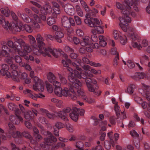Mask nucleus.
Segmentation results:
<instances>
[{
	"mask_svg": "<svg viewBox=\"0 0 150 150\" xmlns=\"http://www.w3.org/2000/svg\"><path fill=\"white\" fill-rule=\"evenodd\" d=\"M24 30L25 29V30L28 32L30 33L32 32V29L30 26L28 25L25 24L24 25Z\"/></svg>",
	"mask_w": 150,
	"mask_h": 150,
	"instance_id": "obj_50",
	"label": "nucleus"
},
{
	"mask_svg": "<svg viewBox=\"0 0 150 150\" xmlns=\"http://www.w3.org/2000/svg\"><path fill=\"white\" fill-rule=\"evenodd\" d=\"M39 120L40 122L43 124H45L47 125H48L49 123L47 119L45 117H41L39 118Z\"/></svg>",
	"mask_w": 150,
	"mask_h": 150,
	"instance_id": "obj_33",
	"label": "nucleus"
},
{
	"mask_svg": "<svg viewBox=\"0 0 150 150\" xmlns=\"http://www.w3.org/2000/svg\"><path fill=\"white\" fill-rule=\"evenodd\" d=\"M68 78L69 81L72 83L77 80L76 79V77L74 76V75L72 73L68 75Z\"/></svg>",
	"mask_w": 150,
	"mask_h": 150,
	"instance_id": "obj_32",
	"label": "nucleus"
},
{
	"mask_svg": "<svg viewBox=\"0 0 150 150\" xmlns=\"http://www.w3.org/2000/svg\"><path fill=\"white\" fill-rule=\"evenodd\" d=\"M8 45L10 47L13 48L15 52H18L19 49L18 48V45L16 41L13 42L11 40L8 41L7 42Z\"/></svg>",
	"mask_w": 150,
	"mask_h": 150,
	"instance_id": "obj_10",
	"label": "nucleus"
},
{
	"mask_svg": "<svg viewBox=\"0 0 150 150\" xmlns=\"http://www.w3.org/2000/svg\"><path fill=\"white\" fill-rule=\"evenodd\" d=\"M77 91L79 94V96L81 97L84 101L86 102L88 101V98L84 95V92L83 91H81V90L78 89L77 90Z\"/></svg>",
	"mask_w": 150,
	"mask_h": 150,
	"instance_id": "obj_26",
	"label": "nucleus"
},
{
	"mask_svg": "<svg viewBox=\"0 0 150 150\" xmlns=\"http://www.w3.org/2000/svg\"><path fill=\"white\" fill-rule=\"evenodd\" d=\"M17 24L14 22H12L10 24V25L8 26V28L9 29H11L13 30L15 28H16Z\"/></svg>",
	"mask_w": 150,
	"mask_h": 150,
	"instance_id": "obj_57",
	"label": "nucleus"
},
{
	"mask_svg": "<svg viewBox=\"0 0 150 150\" xmlns=\"http://www.w3.org/2000/svg\"><path fill=\"white\" fill-rule=\"evenodd\" d=\"M21 30H24V25L21 23H18L13 30L17 32H20Z\"/></svg>",
	"mask_w": 150,
	"mask_h": 150,
	"instance_id": "obj_25",
	"label": "nucleus"
},
{
	"mask_svg": "<svg viewBox=\"0 0 150 150\" xmlns=\"http://www.w3.org/2000/svg\"><path fill=\"white\" fill-rule=\"evenodd\" d=\"M74 111L78 114V116L79 114L81 116H83L85 112V111L84 109H78L76 107L74 108Z\"/></svg>",
	"mask_w": 150,
	"mask_h": 150,
	"instance_id": "obj_28",
	"label": "nucleus"
},
{
	"mask_svg": "<svg viewBox=\"0 0 150 150\" xmlns=\"http://www.w3.org/2000/svg\"><path fill=\"white\" fill-rule=\"evenodd\" d=\"M62 23L63 26L66 28L70 27V24L69 18L66 16H63L62 18Z\"/></svg>",
	"mask_w": 150,
	"mask_h": 150,
	"instance_id": "obj_11",
	"label": "nucleus"
},
{
	"mask_svg": "<svg viewBox=\"0 0 150 150\" xmlns=\"http://www.w3.org/2000/svg\"><path fill=\"white\" fill-rule=\"evenodd\" d=\"M73 40L74 44L76 45L80 43L81 41L80 40L76 37H74Z\"/></svg>",
	"mask_w": 150,
	"mask_h": 150,
	"instance_id": "obj_64",
	"label": "nucleus"
},
{
	"mask_svg": "<svg viewBox=\"0 0 150 150\" xmlns=\"http://www.w3.org/2000/svg\"><path fill=\"white\" fill-rule=\"evenodd\" d=\"M22 135L26 138L29 139V140H31L32 139V137L27 132L24 131L21 133Z\"/></svg>",
	"mask_w": 150,
	"mask_h": 150,
	"instance_id": "obj_37",
	"label": "nucleus"
},
{
	"mask_svg": "<svg viewBox=\"0 0 150 150\" xmlns=\"http://www.w3.org/2000/svg\"><path fill=\"white\" fill-rule=\"evenodd\" d=\"M89 37L88 36L83 38L82 40L81 41V45L83 47L89 45Z\"/></svg>",
	"mask_w": 150,
	"mask_h": 150,
	"instance_id": "obj_15",
	"label": "nucleus"
},
{
	"mask_svg": "<svg viewBox=\"0 0 150 150\" xmlns=\"http://www.w3.org/2000/svg\"><path fill=\"white\" fill-rule=\"evenodd\" d=\"M62 89L61 87H55L54 89V93L55 94L59 97L62 96Z\"/></svg>",
	"mask_w": 150,
	"mask_h": 150,
	"instance_id": "obj_30",
	"label": "nucleus"
},
{
	"mask_svg": "<svg viewBox=\"0 0 150 150\" xmlns=\"http://www.w3.org/2000/svg\"><path fill=\"white\" fill-rule=\"evenodd\" d=\"M32 112L31 111H28L24 113V117L27 120H29L32 118Z\"/></svg>",
	"mask_w": 150,
	"mask_h": 150,
	"instance_id": "obj_24",
	"label": "nucleus"
},
{
	"mask_svg": "<svg viewBox=\"0 0 150 150\" xmlns=\"http://www.w3.org/2000/svg\"><path fill=\"white\" fill-rule=\"evenodd\" d=\"M2 69L0 70L1 74L4 76L6 75L7 77L9 78L11 76L10 73L8 71L9 69L8 66L6 64H4L2 66Z\"/></svg>",
	"mask_w": 150,
	"mask_h": 150,
	"instance_id": "obj_7",
	"label": "nucleus"
},
{
	"mask_svg": "<svg viewBox=\"0 0 150 150\" xmlns=\"http://www.w3.org/2000/svg\"><path fill=\"white\" fill-rule=\"evenodd\" d=\"M55 40L58 42L61 43L62 40L61 38L63 37L64 36V34L61 31H57L55 32Z\"/></svg>",
	"mask_w": 150,
	"mask_h": 150,
	"instance_id": "obj_14",
	"label": "nucleus"
},
{
	"mask_svg": "<svg viewBox=\"0 0 150 150\" xmlns=\"http://www.w3.org/2000/svg\"><path fill=\"white\" fill-rule=\"evenodd\" d=\"M136 76H132L133 79H135L137 77L140 79H143L145 76V74L143 73L137 72Z\"/></svg>",
	"mask_w": 150,
	"mask_h": 150,
	"instance_id": "obj_34",
	"label": "nucleus"
},
{
	"mask_svg": "<svg viewBox=\"0 0 150 150\" xmlns=\"http://www.w3.org/2000/svg\"><path fill=\"white\" fill-rule=\"evenodd\" d=\"M134 2L133 0H125L123 3L124 7L128 9H131V6H132Z\"/></svg>",
	"mask_w": 150,
	"mask_h": 150,
	"instance_id": "obj_12",
	"label": "nucleus"
},
{
	"mask_svg": "<svg viewBox=\"0 0 150 150\" xmlns=\"http://www.w3.org/2000/svg\"><path fill=\"white\" fill-rule=\"evenodd\" d=\"M133 84H131L127 87V90H125V92L128 93L130 94H132L133 93L134 88L132 86Z\"/></svg>",
	"mask_w": 150,
	"mask_h": 150,
	"instance_id": "obj_38",
	"label": "nucleus"
},
{
	"mask_svg": "<svg viewBox=\"0 0 150 150\" xmlns=\"http://www.w3.org/2000/svg\"><path fill=\"white\" fill-rule=\"evenodd\" d=\"M69 90L71 92L70 93L69 96L71 97V98L73 100H75L77 98V96L75 93L74 89L71 87H69Z\"/></svg>",
	"mask_w": 150,
	"mask_h": 150,
	"instance_id": "obj_20",
	"label": "nucleus"
},
{
	"mask_svg": "<svg viewBox=\"0 0 150 150\" xmlns=\"http://www.w3.org/2000/svg\"><path fill=\"white\" fill-rule=\"evenodd\" d=\"M15 59L16 62L17 63H21L22 62V60L20 56L18 55H16L15 57Z\"/></svg>",
	"mask_w": 150,
	"mask_h": 150,
	"instance_id": "obj_56",
	"label": "nucleus"
},
{
	"mask_svg": "<svg viewBox=\"0 0 150 150\" xmlns=\"http://www.w3.org/2000/svg\"><path fill=\"white\" fill-rule=\"evenodd\" d=\"M133 142L136 148L137 149H139L140 147L139 140L138 139L134 138L133 139Z\"/></svg>",
	"mask_w": 150,
	"mask_h": 150,
	"instance_id": "obj_42",
	"label": "nucleus"
},
{
	"mask_svg": "<svg viewBox=\"0 0 150 150\" xmlns=\"http://www.w3.org/2000/svg\"><path fill=\"white\" fill-rule=\"evenodd\" d=\"M47 76L48 80L51 83H52L53 81V80L55 78L54 75L50 72H49Z\"/></svg>",
	"mask_w": 150,
	"mask_h": 150,
	"instance_id": "obj_36",
	"label": "nucleus"
},
{
	"mask_svg": "<svg viewBox=\"0 0 150 150\" xmlns=\"http://www.w3.org/2000/svg\"><path fill=\"white\" fill-rule=\"evenodd\" d=\"M13 59V58L12 57H9V56L5 58L4 60L7 63L9 64H11L12 63V59Z\"/></svg>",
	"mask_w": 150,
	"mask_h": 150,
	"instance_id": "obj_51",
	"label": "nucleus"
},
{
	"mask_svg": "<svg viewBox=\"0 0 150 150\" xmlns=\"http://www.w3.org/2000/svg\"><path fill=\"white\" fill-rule=\"evenodd\" d=\"M70 92L71 91L69 90V88L68 89L67 88L65 87L64 89L62 91V96H63L66 97L69 96Z\"/></svg>",
	"mask_w": 150,
	"mask_h": 150,
	"instance_id": "obj_29",
	"label": "nucleus"
},
{
	"mask_svg": "<svg viewBox=\"0 0 150 150\" xmlns=\"http://www.w3.org/2000/svg\"><path fill=\"white\" fill-rule=\"evenodd\" d=\"M16 41L17 42V44L20 45L21 47L23 46H24L25 44L23 40L21 38L17 39Z\"/></svg>",
	"mask_w": 150,
	"mask_h": 150,
	"instance_id": "obj_49",
	"label": "nucleus"
},
{
	"mask_svg": "<svg viewBox=\"0 0 150 150\" xmlns=\"http://www.w3.org/2000/svg\"><path fill=\"white\" fill-rule=\"evenodd\" d=\"M47 134L48 137L45 139V142H47L53 145L54 143L55 142L57 141V138L53 135L49 131L47 132Z\"/></svg>",
	"mask_w": 150,
	"mask_h": 150,
	"instance_id": "obj_9",
	"label": "nucleus"
},
{
	"mask_svg": "<svg viewBox=\"0 0 150 150\" xmlns=\"http://www.w3.org/2000/svg\"><path fill=\"white\" fill-rule=\"evenodd\" d=\"M104 145L105 148L108 150L110 149L111 147V143H110L108 141L104 142Z\"/></svg>",
	"mask_w": 150,
	"mask_h": 150,
	"instance_id": "obj_54",
	"label": "nucleus"
},
{
	"mask_svg": "<svg viewBox=\"0 0 150 150\" xmlns=\"http://www.w3.org/2000/svg\"><path fill=\"white\" fill-rule=\"evenodd\" d=\"M74 17L76 23L78 25H80L81 23V18L77 16H74Z\"/></svg>",
	"mask_w": 150,
	"mask_h": 150,
	"instance_id": "obj_55",
	"label": "nucleus"
},
{
	"mask_svg": "<svg viewBox=\"0 0 150 150\" xmlns=\"http://www.w3.org/2000/svg\"><path fill=\"white\" fill-rule=\"evenodd\" d=\"M8 106V108L10 110L13 111L16 109L17 107H18L17 105L13 103H9Z\"/></svg>",
	"mask_w": 150,
	"mask_h": 150,
	"instance_id": "obj_41",
	"label": "nucleus"
},
{
	"mask_svg": "<svg viewBox=\"0 0 150 150\" xmlns=\"http://www.w3.org/2000/svg\"><path fill=\"white\" fill-rule=\"evenodd\" d=\"M9 119L10 121L13 124L16 123V117L14 115H11L9 117Z\"/></svg>",
	"mask_w": 150,
	"mask_h": 150,
	"instance_id": "obj_59",
	"label": "nucleus"
},
{
	"mask_svg": "<svg viewBox=\"0 0 150 150\" xmlns=\"http://www.w3.org/2000/svg\"><path fill=\"white\" fill-rule=\"evenodd\" d=\"M0 55L2 57H8L9 55V53L4 50H0Z\"/></svg>",
	"mask_w": 150,
	"mask_h": 150,
	"instance_id": "obj_47",
	"label": "nucleus"
},
{
	"mask_svg": "<svg viewBox=\"0 0 150 150\" xmlns=\"http://www.w3.org/2000/svg\"><path fill=\"white\" fill-rule=\"evenodd\" d=\"M1 11L2 14L7 17H8L10 14L11 12L7 7L1 8Z\"/></svg>",
	"mask_w": 150,
	"mask_h": 150,
	"instance_id": "obj_21",
	"label": "nucleus"
},
{
	"mask_svg": "<svg viewBox=\"0 0 150 150\" xmlns=\"http://www.w3.org/2000/svg\"><path fill=\"white\" fill-rule=\"evenodd\" d=\"M21 133L18 131L16 132H13L12 133V135L13 137L15 138H17V137H21Z\"/></svg>",
	"mask_w": 150,
	"mask_h": 150,
	"instance_id": "obj_46",
	"label": "nucleus"
},
{
	"mask_svg": "<svg viewBox=\"0 0 150 150\" xmlns=\"http://www.w3.org/2000/svg\"><path fill=\"white\" fill-rule=\"evenodd\" d=\"M71 110L70 108L67 107L63 109L62 111H60L58 112L55 113L56 116L60 118L64 121H67L68 120L67 113H69Z\"/></svg>",
	"mask_w": 150,
	"mask_h": 150,
	"instance_id": "obj_3",
	"label": "nucleus"
},
{
	"mask_svg": "<svg viewBox=\"0 0 150 150\" xmlns=\"http://www.w3.org/2000/svg\"><path fill=\"white\" fill-rule=\"evenodd\" d=\"M12 75L11 76V78L14 81L17 82H19L20 81V80L17 77V75L18 76L20 75L18 71L16 70H14L12 71Z\"/></svg>",
	"mask_w": 150,
	"mask_h": 150,
	"instance_id": "obj_17",
	"label": "nucleus"
},
{
	"mask_svg": "<svg viewBox=\"0 0 150 150\" xmlns=\"http://www.w3.org/2000/svg\"><path fill=\"white\" fill-rule=\"evenodd\" d=\"M71 73L73 74L74 75V76L76 77H77L79 79H81V76L80 74H81V72H79L77 70L74 69L73 72V73Z\"/></svg>",
	"mask_w": 150,
	"mask_h": 150,
	"instance_id": "obj_48",
	"label": "nucleus"
},
{
	"mask_svg": "<svg viewBox=\"0 0 150 150\" xmlns=\"http://www.w3.org/2000/svg\"><path fill=\"white\" fill-rule=\"evenodd\" d=\"M84 22L90 27H94V29L96 30L98 34L103 33V26L100 24L99 20L97 18H91L90 19H85Z\"/></svg>",
	"mask_w": 150,
	"mask_h": 150,
	"instance_id": "obj_1",
	"label": "nucleus"
},
{
	"mask_svg": "<svg viewBox=\"0 0 150 150\" xmlns=\"http://www.w3.org/2000/svg\"><path fill=\"white\" fill-rule=\"evenodd\" d=\"M43 49L44 50V51H43V52L41 53L43 54L44 56L45 57L47 56L49 57H51V55L49 54V53H50L55 57L56 58L58 57V53H55L51 48L49 47L46 48L43 47Z\"/></svg>",
	"mask_w": 150,
	"mask_h": 150,
	"instance_id": "obj_4",
	"label": "nucleus"
},
{
	"mask_svg": "<svg viewBox=\"0 0 150 150\" xmlns=\"http://www.w3.org/2000/svg\"><path fill=\"white\" fill-rule=\"evenodd\" d=\"M18 16H20L23 20L27 23H29L31 22L30 18L26 14L22 13L21 14L20 12L18 13Z\"/></svg>",
	"mask_w": 150,
	"mask_h": 150,
	"instance_id": "obj_16",
	"label": "nucleus"
},
{
	"mask_svg": "<svg viewBox=\"0 0 150 150\" xmlns=\"http://www.w3.org/2000/svg\"><path fill=\"white\" fill-rule=\"evenodd\" d=\"M71 86L70 87H71L74 89V88L79 89L82 85L81 83L79 80H77L74 82L70 84Z\"/></svg>",
	"mask_w": 150,
	"mask_h": 150,
	"instance_id": "obj_18",
	"label": "nucleus"
},
{
	"mask_svg": "<svg viewBox=\"0 0 150 150\" xmlns=\"http://www.w3.org/2000/svg\"><path fill=\"white\" fill-rule=\"evenodd\" d=\"M47 23L49 25H51L55 23V20L54 18L50 17L48 18L47 20Z\"/></svg>",
	"mask_w": 150,
	"mask_h": 150,
	"instance_id": "obj_35",
	"label": "nucleus"
},
{
	"mask_svg": "<svg viewBox=\"0 0 150 150\" xmlns=\"http://www.w3.org/2000/svg\"><path fill=\"white\" fill-rule=\"evenodd\" d=\"M135 101L139 104H142V99L139 97H136L134 98Z\"/></svg>",
	"mask_w": 150,
	"mask_h": 150,
	"instance_id": "obj_61",
	"label": "nucleus"
},
{
	"mask_svg": "<svg viewBox=\"0 0 150 150\" xmlns=\"http://www.w3.org/2000/svg\"><path fill=\"white\" fill-rule=\"evenodd\" d=\"M119 53H117V54L113 60V65L115 67H116L118 64V61L119 59Z\"/></svg>",
	"mask_w": 150,
	"mask_h": 150,
	"instance_id": "obj_44",
	"label": "nucleus"
},
{
	"mask_svg": "<svg viewBox=\"0 0 150 150\" xmlns=\"http://www.w3.org/2000/svg\"><path fill=\"white\" fill-rule=\"evenodd\" d=\"M0 24L4 28H7L10 25V23L8 21H6L4 18L0 17Z\"/></svg>",
	"mask_w": 150,
	"mask_h": 150,
	"instance_id": "obj_22",
	"label": "nucleus"
},
{
	"mask_svg": "<svg viewBox=\"0 0 150 150\" xmlns=\"http://www.w3.org/2000/svg\"><path fill=\"white\" fill-rule=\"evenodd\" d=\"M36 39L39 48L38 50L40 51V53H43V47L45 45V44L43 41V38L40 35L38 34L37 35Z\"/></svg>",
	"mask_w": 150,
	"mask_h": 150,
	"instance_id": "obj_8",
	"label": "nucleus"
},
{
	"mask_svg": "<svg viewBox=\"0 0 150 150\" xmlns=\"http://www.w3.org/2000/svg\"><path fill=\"white\" fill-rule=\"evenodd\" d=\"M46 88L48 92L50 93H52L53 91V89L52 85L49 83H46Z\"/></svg>",
	"mask_w": 150,
	"mask_h": 150,
	"instance_id": "obj_52",
	"label": "nucleus"
},
{
	"mask_svg": "<svg viewBox=\"0 0 150 150\" xmlns=\"http://www.w3.org/2000/svg\"><path fill=\"white\" fill-rule=\"evenodd\" d=\"M130 134L133 137H139V134L136 132L135 130L130 132Z\"/></svg>",
	"mask_w": 150,
	"mask_h": 150,
	"instance_id": "obj_58",
	"label": "nucleus"
},
{
	"mask_svg": "<svg viewBox=\"0 0 150 150\" xmlns=\"http://www.w3.org/2000/svg\"><path fill=\"white\" fill-rule=\"evenodd\" d=\"M122 13L123 14V16H129L131 13V9H128L125 8L122 10Z\"/></svg>",
	"mask_w": 150,
	"mask_h": 150,
	"instance_id": "obj_31",
	"label": "nucleus"
},
{
	"mask_svg": "<svg viewBox=\"0 0 150 150\" xmlns=\"http://www.w3.org/2000/svg\"><path fill=\"white\" fill-rule=\"evenodd\" d=\"M110 53L112 54L116 55L117 54V53H118V52H117L116 48L115 47L111 49Z\"/></svg>",
	"mask_w": 150,
	"mask_h": 150,
	"instance_id": "obj_63",
	"label": "nucleus"
},
{
	"mask_svg": "<svg viewBox=\"0 0 150 150\" xmlns=\"http://www.w3.org/2000/svg\"><path fill=\"white\" fill-rule=\"evenodd\" d=\"M52 9L51 6L48 4H45L41 7L40 10V12L42 14L47 15L50 14L52 12Z\"/></svg>",
	"mask_w": 150,
	"mask_h": 150,
	"instance_id": "obj_5",
	"label": "nucleus"
},
{
	"mask_svg": "<svg viewBox=\"0 0 150 150\" xmlns=\"http://www.w3.org/2000/svg\"><path fill=\"white\" fill-rule=\"evenodd\" d=\"M81 78H82L83 79H84L85 80L87 78H88V76L90 77H93V75L91 74H88L87 73H86L85 74H84L81 72V74H80Z\"/></svg>",
	"mask_w": 150,
	"mask_h": 150,
	"instance_id": "obj_39",
	"label": "nucleus"
},
{
	"mask_svg": "<svg viewBox=\"0 0 150 150\" xmlns=\"http://www.w3.org/2000/svg\"><path fill=\"white\" fill-rule=\"evenodd\" d=\"M22 47H23L24 49L23 50L24 52H27L28 53V52H30L31 51L30 48L27 45L25 44L24 45V46H23Z\"/></svg>",
	"mask_w": 150,
	"mask_h": 150,
	"instance_id": "obj_53",
	"label": "nucleus"
},
{
	"mask_svg": "<svg viewBox=\"0 0 150 150\" xmlns=\"http://www.w3.org/2000/svg\"><path fill=\"white\" fill-rule=\"evenodd\" d=\"M91 77L88 76L85 80L88 90L90 92H93L95 95H98L99 96L101 94V91H99L98 92L97 91L99 88L97 84V82L94 79H91Z\"/></svg>",
	"mask_w": 150,
	"mask_h": 150,
	"instance_id": "obj_2",
	"label": "nucleus"
},
{
	"mask_svg": "<svg viewBox=\"0 0 150 150\" xmlns=\"http://www.w3.org/2000/svg\"><path fill=\"white\" fill-rule=\"evenodd\" d=\"M119 23V25L122 29L125 32H127V27L128 25V24L127 23Z\"/></svg>",
	"mask_w": 150,
	"mask_h": 150,
	"instance_id": "obj_40",
	"label": "nucleus"
},
{
	"mask_svg": "<svg viewBox=\"0 0 150 150\" xmlns=\"http://www.w3.org/2000/svg\"><path fill=\"white\" fill-rule=\"evenodd\" d=\"M59 77L62 83L65 84L67 83V81L66 79L61 75L60 74L59 75Z\"/></svg>",
	"mask_w": 150,
	"mask_h": 150,
	"instance_id": "obj_60",
	"label": "nucleus"
},
{
	"mask_svg": "<svg viewBox=\"0 0 150 150\" xmlns=\"http://www.w3.org/2000/svg\"><path fill=\"white\" fill-rule=\"evenodd\" d=\"M55 126L58 129L62 128L64 127V124L59 122H57L55 124Z\"/></svg>",
	"mask_w": 150,
	"mask_h": 150,
	"instance_id": "obj_45",
	"label": "nucleus"
},
{
	"mask_svg": "<svg viewBox=\"0 0 150 150\" xmlns=\"http://www.w3.org/2000/svg\"><path fill=\"white\" fill-rule=\"evenodd\" d=\"M129 16H123L122 17H119V19L120 21V22L122 23L127 22L130 23L131 21V19Z\"/></svg>",
	"mask_w": 150,
	"mask_h": 150,
	"instance_id": "obj_13",
	"label": "nucleus"
},
{
	"mask_svg": "<svg viewBox=\"0 0 150 150\" xmlns=\"http://www.w3.org/2000/svg\"><path fill=\"white\" fill-rule=\"evenodd\" d=\"M32 25L36 29H39L40 28V26L35 21H32Z\"/></svg>",
	"mask_w": 150,
	"mask_h": 150,
	"instance_id": "obj_62",
	"label": "nucleus"
},
{
	"mask_svg": "<svg viewBox=\"0 0 150 150\" xmlns=\"http://www.w3.org/2000/svg\"><path fill=\"white\" fill-rule=\"evenodd\" d=\"M53 145L50 142H45V143L44 144H40V146L42 149L44 150H48L50 149V147Z\"/></svg>",
	"mask_w": 150,
	"mask_h": 150,
	"instance_id": "obj_23",
	"label": "nucleus"
},
{
	"mask_svg": "<svg viewBox=\"0 0 150 150\" xmlns=\"http://www.w3.org/2000/svg\"><path fill=\"white\" fill-rule=\"evenodd\" d=\"M119 39L120 40V42L122 45H125L126 42H127V39L126 36H124V37L121 36L119 37Z\"/></svg>",
	"mask_w": 150,
	"mask_h": 150,
	"instance_id": "obj_43",
	"label": "nucleus"
},
{
	"mask_svg": "<svg viewBox=\"0 0 150 150\" xmlns=\"http://www.w3.org/2000/svg\"><path fill=\"white\" fill-rule=\"evenodd\" d=\"M69 116L71 119L75 122H76L78 120V115L74 111V108H73L72 112L69 114Z\"/></svg>",
	"mask_w": 150,
	"mask_h": 150,
	"instance_id": "obj_19",
	"label": "nucleus"
},
{
	"mask_svg": "<svg viewBox=\"0 0 150 150\" xmlns=\"http://www.w3.org/2000/svg\"><path fill=\"white\" fill-rule=\"evenodd\" d=\"M31 45L34 47H37L36 42L35 38L31 35L28 36Z\"/></svg>",
	"mask_w": 150,
	"mask_h": 150,
	"instance_id": "obj_27",
	"label": "nucleus"
},
{
	"mask_svg": "<svg viewBox=\"0 0 150 150\" xmlns=\"http://www.w3.org/2000/svg\"><path fill=\"white\" fill-rule=\"evenodd\" d=\"M64 10L70 16L74 15L75 13L74 6L69 4H66L64 5Z\"/></svg>",
	"mask_w": 150,
	"mask_h": 150,
	"instance_id": "obj_6",
	"label": "nucleus"
}]
</instances>
